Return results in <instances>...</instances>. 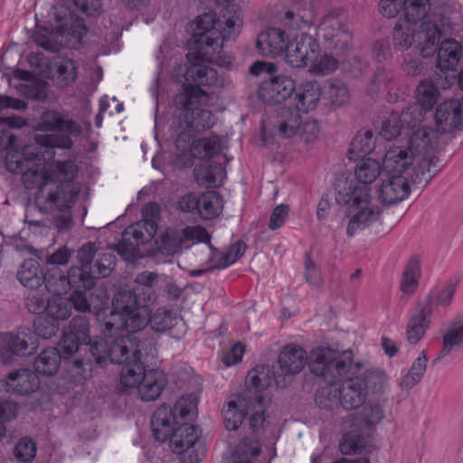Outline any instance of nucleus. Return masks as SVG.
Masks as SVG:
<instances>
[{"mask_svg": "<svg viewBox=\"0 0 463 463\" xmlns=\"http://www.w3.org/2000/svg\"><path fill=\"white\" fill-rule=\"evenodd\" d=\"M194 399L182 397L173 409L161 406L154 412L151 420L152 430L156 440L164 442L170 439V447L179 455L182 463H199L205 455V449L199 438L197 426L180 420L185 419L195 410Z\"/></svg>", "mask_w": 463, "mask_h": 463, "instance_id": "f257e3e1", "label": "nucleus"}, {"mask_svg": "<svg viewBox=\"0 0 463 463\" xmlns=\"http://www.w3.org/2000/svg\"><path fill=\"white\" fill-rule=\"evenodd\" d=\"M352 351L337 354L329 348L314 350L308 357L311 373L323 378L327 383L344 381L338 394L340 406L346 411H354L364 402L367 392L364 381L354 377L359 364H353Z\"/></svg>", "mask_w": 463, "mask_h": 463, "instance_id": "f03ea898", "label": "nucleus"}, {"mask_svg": "<svg viewBox=\"0 0 463 463\" xmlns=\"http://www.w3.org/2000/svg\"><path fill=\"white\" fill-rule=\"evenodd\" d=\"M54 175L60 182L54 191L45 193L40 190L35 197V206L43 213H52V218L30 220L25 222L30 226L54 228L59 232L71 230L74 224L71 209L80 193V187L73 183L78 173V166L72 160L57 161L54 164Z\"/></svg>", "mask_w": 463, "mask_h": 463, "instance_id": "7ed1b4c3", "label": "nucleus"}, {"mask_svg": "<svg viewBox=\"0 0 463 463\" xmlns=\"http://www.w3.org/2000/svg\"><path fill=\"white\" fill-rule=\"evenodd\" d=\"M33 139L34 143L25 145L21 153L9 151L5 157V165L9 172L22 174L23 183L27 189L38 188L36 197L41 189L45 193L51 190L47 189L48 177L41 166L44 161L42 149H70L73 146V141L67 136L43 134H35Z\"/></svg>", "mask_w": 463, "mask_h": 463, "instance_id": "20e7f679", "label": "nucleus"}, {"mask_svg": "<svg viewBox=\"0 0 463 463\" xmlns=\"http://www.w3.org/2000/svg\"><path fill=\"white\" fill-rule=\"evenodd\" d=\"M268 365H259L250 371L246 379V385L252 388L255 393H235L229 397L226 405L222 408L223 423L227 430H236L248 415L251 407L256 404L261 407L263 402L260 392L270 386L272 382L279 387H284L287 383L279 374V372H273L272 376Z\"/></svg>", "mask_w": 463, "mask_h": 463, "instance_id": "39448f33", "label": "nucleus"}, {"mask_svg": "<svg viewBox=\"0 0 463 463\" xmlns=\"http://www.w3.org/2000/svg\"><path fill=\"white\" fill-rule=\"evenodd\" d=\"M449 31V19L444 15H434L423 21L416 33L409 22H403L394 27L393 46L397 50L404 51L415 43L422 57L427 58L435 53L436 44Z\"/></svg>", "mask_w": 463, "mask_h": 463, "instance_id": "423d86ee", "label": "nucleus"}, {"mask_svg": "<svg viewBox=\"0 0 463 463\" xmlns=\"http://www.w3.org/2000/svg\"><path fill=\"white\" fill-rule=\"evenodd\" d=\"M338 203L348 206L350 220L346 233L354 236L376 222L381 215V209L371 203L370 188L357 186L353 184H345L339 187L336 194Z\"/></svg>", "mask_w": 463, "mask_h": 463, "instance_id": "0eeeda50", "label": "nucleus"}, {"mask_svg": "<svg viewBox=\"0 0 463 463\" xmlns=\"http://www.w3.org/2000/svg\"><path fill=\"white\" fill-rule=\"evenodd\" d=\"M52 14L57 24L56 34L57 38H61L60 42L54 41L52 35L37 32L33 35L35 43L52 52H58L62 44L76 47L88 31L83 20L63 6L54 7Z\"/></svg>", "mask_w": 463, "mask_h": 463, "instance_id": "6e6552de", "label": "nucleus"}, {"mask_svg": "<svg viewBox=\"0 0 463 463\" xmlns=\"http://www.w3.org/2000/svg\"><path fill=\"white\" fill-rule=\"evenodd\" d=\"M109 331V333L104 331L103 324L101 326L103 338L93 341L89 347L95 362L103 366L109 360L117 364H123L133 360L136 335L125 334L124 330Z\"/></svg>", "mask_w": 463, "mask_h": 463, "instance_id": "1a4fd4ad", "label": "nucleus"}, {"mask_svg": "<svg viewBox=\"0 0 463 463\" xmlns=\"http://www.w3.org/2000/svg\"><path fill=\"white\" fill-rule=\"evenodd\" d=\"M221 22L214 15L205 13L199 15L191 25L193 37L188 42L186 58L190 60L210 59L222 47Z\"/></svg>", "mask_w": 463, "mask_h": 463, "instance_id": "9d476101", "label": "nucleus"}, {"mask_svg": "<svg viewBox=\"0 0 463 463\" xmlns=\"http://www.w3.org/2000/svg\"><path fill=\"white\" fill-rule=\"evenodd\" d=\"M277 66L272 62L255 61L250 65L249 71L255 76L265 75L261 81L258 95L267 104H279L288 98L296 90L294 80L286 75H275Z\"/></svg>", "mask_w": 463, "mask_h": 463, "instance_id": "9b49d317", "label": "nucleus"}, {"mask_svg": "<svg viewBox=\"0 0 463 463\" xmlns=\"http://www.w3.org/2000/svg\"><path fill=\"white\" fill-rule=\"evenodd\" d=\"M206 95L207 93L201 88L191 87L185 93L179 94L175 99L177 106L184 110L180 117V126L184 125L190 132L199 133L212 128L214 124L213 113L198 107L201 99Z\"/></svg>", "mask_w": 463, "mask_h": 463, "instance_id": "f8f14e48", "label": "nucleus"}, {"mask_svg": "<svg viewBox=\"0 0 463 463\" xmlns=\"http://www.w3.org/2000/svg\"><path fill=\"white\" fill-rule=\"evenodd\" d=\"M97 249L89 242L78 250V261L80 266H73L67 271L70 289L90 290L95 284L96 279L91 271L92 260L95 258Z\"/></svg>", "mask_w": 463, "mask_h": 463, "instance_id": "ddd939ff", "label": "nucleus"}, {"mask_svg": "<svg viewBox=\"0 0 463 463\" xmlns=\"http://www.w3.org/2000/svg\"><path fill=\"white\" fill-rule=\"evenodd\" d=\"M92 343L89 319L86 315H79L70 321L59 343V347L61 348L65 357H71L80 350L81 345L90 346Z\"/></svg>", "mask_w": 463, "mask_h": 463, "instance_id": "4468645a", "label": "nucleus"}, {"mask_svg": "<svg viewBox=\"0 0 463 463\" xmlns=\"http://www.w3.org/2000/svg\"><path fill=\"white\" fill-rule=\"evenodd\" d=\"M319 45L317 40L307 33L297 35L288 42L286 48V62L294 68H301L313 61L318 52Z\"/></svg>", "mask_w": 463, "mask_h": 463, "instance_id": "2eb2a0df", "label": "nucleus"}, {"mask_svg": "<svg viewBox=\"0 0 463 463\" xmlns=\"http://www.w3.org/2000/svg\"><path fill=\"white\" fill-rule=\"evenodd\" d=\"M38 347V339L29 331L5 333L0 336V357L7 363L11 355L31 354Z\"/></svg>", "mask_w": 463, "mask_h": 463, "instance_id": "dca6fc26", "label": "nucleus"}, {"mask_svg": "<svg viewBox=\"0 0 463 463\" xmlns=\"http://www.w3.org/2000/svg\"><path fill=\"white\" fill-rule=\"evenodd\" d=\"M389 402L388 397L370 398L361 405V410L355 414L348 415L344 420V424L352 422L355 420L360 428L366 430H372L380 424L385 418V407Z\"/></svg>", "mask_w": 463, "mask_h": 463, "instance_id": "f3484780", "label": "nucleus"}, {"mask_svg": "<svg viewBox=\"0 0 463 463\" xmlns=\"http://www.w3.org/2000/svg\"><path fill=\"white\" fill-rule=\"evenodd\" d=\"M148 317L149 313L146 307L134 309L126 316L109 315L104 322V331L109 333V330H124L125 334L137 335L148 324Z\"/></svg>", "mask_w": 463, "mask_h": 463, "instance_id": "a211bd4d", "label": "nucleus"}, {"mask_svg": "<svg viewBox=\"0 0 463 463\" xmlns=\"http://www.w3.org/2000/svg\"><path fill=\"white\" fill-rule=\"evenodd\" d=\"M149 240L137 222L129 225L122 232V240L116 246L118 254L128 262H134L143 257L139 246L147 243Z\"/></svg>", "mask_w": 463, "mask_h": 463, "instance_id": "6ab92c4d", "label": "nucleus"}, {"mask_svg": "<svg viewBox=\"0 0 463 463\" xmlns=\"http://www.w3.org/2000/svg\"><path fill=\"white\" fill-rule=\"evenodd\" d=\"M37 129L43 131H60L65 134L61 136L69 135L77 137L80 135L82 128L81 126L71 118H68L63 113L57 110L44 111L37 124Z\"/></svg>", "mask_w": 463, "mask_h": 463, "instance_id": "aec40b11", "label": "nucleus"}, {"mask_svg": "<svg viewBox=\"0 0 463 463\" xmlns=\"http://www.w3.org/2000/svg\"><path fill=\"white\" fill-rule=\"evenodd\" d=\"M432 313L430 301L419 304L415 308L406 326V340L410 345H416L424 336L430 327Z\"/></svg>", "mask_w": 463, "mask_h": 463, "instance_id": "412c9836", "label": "nucleus"}, {"mask_svg": "<svg viewBox=\"0 0 463 463\" xmlns=\"http://www.w3.org/2000/svg\"><path fill=\"white\" fill-rule=\"evenodd\" d=\"M191 63L184 73V80L186 85L184 87V93L191 87L201 88V85H213L217 82V72L214 69L203 64V62H211L213 60V55L210 59H198L190 60Z\"/></svg>", "mask_w": 463, "mask_h": 463, "instance_id": "4be33fe9", "label": "nucleus"}, {"mask_svg": "<svg viewBox=\"0 0 463 463\" xmlns=\"http://www.w3.org/2000/svg\"><path fill=\"white\" fill-rule=\"evenodd\" d=\"M379 200L386 205L398 203L408 197L411 188L407 177L402 175H389L379 188Z\"/></svg>", "mask_w": 463, "mask_h": 463, "instance_id": "5701e85b", "label": "nucleus"}, {"mask_svg": "<svg viewBox=\"0 0 463 463\" xmlns=\"http://www.w3.org/2000/svg\"><path fill=\"white\" fill-rule=\"evenodd\" d=\"M437 124L445 131L463 130V98L450 99L439 104L436 109Z\"/></svg>", "mask_w": 463, "mask_h": 463, "instance_id": "b1692460", "label": "nucleus"}, {"mask_svg": "<svg viewBox=\"0 0 463 463\" xmlns=\"http://www.w3.org/2000/svg\"><path fill=\"white\" fill-rule=\"evenodd\" d=\"M288 43V37L284 31L269 28L258 35L256 47L262 55L277 57L284 53Z\"/></svg>", "mask_w": 463, "mask_h": 463, "instance_id": "393cba45", "label": "nucleus"}, {"mask_svg": "<svg viewBox=\"0 0 463 463\" xmlns=\"http://www.w3.org/2000/svg\"><path fill=\"white\" fill-rule=\"evenodd\" d=\"M279 374L285 380L286 376L295 375L301 372L307 362L306 351L298 346L288 345L284 347L279 356Z\"/></svg>", "mask_w": 463, "mask_h": 463, "instance_id": "a878e982", "label": "nucleus"}, {"mask_svg": "<svg viewBox=\"0 0 463 463\" xmlns=\"http://www.w3.org/2000/svg\"><path fill=\"white\" fill-rule=\"evenodd\" d=\"M439 42L436 44L437 52V62L436 67L441 71H455L458 63L462 56V46L461 44L452 39H446L440 43L439 48H437Z\"/></svg>", "mask_w": 463, "mask_h": 463, "instance_id": "bb28decb", "label": "nucleus"}, {"mask_svg": "<svg viewBox=\"0 0 463 463\" xmlns=\"http://www.w3.org/2000/svg\"><path fill=\"white\" fill-rule=\"evenodd\" d=\"M167 383L163 371L151 369L143 375L138 386V394L142 401L150 402L156 400Z\"/></svg>", "mask_w": 463, "mask_h": 463, "instance_id": "cd10ccee", "label": "nucleus"}, {"mask_svg": "<svg viewBox=\"0 0 463 463\" xmlns=\"http://www.w3.org/2000/svg\"><path fill=\"white\" fill-rule=\"evenodd\" d=\"M414 156L407 148L391 147L383 160V170L388 175H402L413 162Z\"/></svg>", "mask_w": 463, "mask_h": 463, "instance_id": "c85d7f7f", "label": "nucleus"}, {"mask_svg": "<svg viewBox=\"0 0 463 463\" xmlns=\"http://www.w3.org/2000/svg\"><path fill=\"white\" fill-rule=\"evenodd\" d=\"M61 348L56 347L46 348L42 351L34 359L33 367L35 373L44 376H51L58 372L60 367L61 359H70L63 355Z\"/></svg>", "mask_w": 463, "mask_h": 463, "instance_id": "c756f323", "label": "nucleus"}, {"mask_svg": "<svg viewBox=\"0 0 463 463\" xmlns=\"http://www.w3.org/2000/svg\"><path fill=\"white\" fill-rule=\"evenodd\" d=\"M7 379L12 392L27 395L35 392L40 386L38 375L29 369H20L8 373Z\"/></svg>", "mask_w": 463, "mask_h": 463, "instance_id": "7c9ffc66", "label": "nucleus"}, {"mask_svg": "<svg viewBox=\"0 0 463 463\" xmlns=\"http://www.w3.org/2000/svg\"><path fill=\"white\" fill-rule=\"evenodd\" d=\"M317 35L325 41L332 40L334 36H340V42L346 44L352 41V34L345 24L338 19L335 14H326L317 29Z\"/></svg>", "mask_w": 463, "mask_h": 463, "instance_id": "2f4dec72", "label": "nucleus"}, {"mask_svg": "<svg viewBox=\"0 0 463 463\" xmlns=\"http://www.w3.org/2000/svg\"><path fill=\"white\" fill-rule=\"evenodd\" d=\"M320 95V85L317 81L303 82L297 89L294 108L303 113H307L317 107Z\"/></svg>", "mask_w": 463, "mask_h": 463, "instance_id": "473e14b6", "label": "nucleus"}, {"mask_svg": "<svg viewBox=\"0 0 463 463\" xmlns=\"http://www.w3.org/2000/svg\"><path fill=\"white\" fill-rule=\"evenodd\" d=\"M364 387L366 388L367 394H371V398H383L388 397L389 384L386 374L383 371L379 369L366 370L364 377Z\"/></svg>", "mask_w": 463, "mask_h": 463, "instance_id": "72a5a7b5", "label": "nucleus"}, {"mask_svg": "<svg viewBox=\"0 0 463 463\" xmlns=\"http://www.w3.org/2000/svg\"><path fill=\"white\" fill-rule=\"evenodd\" d=\"M300 112L292 107L285 106L279 109V134L280 137L288 138L297 136L302 122Z\"/></svg>", "mask_w": 463, "mask_h": 463, "instance_id": "f704fd0d", "label": "nucleus"}, {"mask_svg": "<svg viewBox=\"0 0 463 463\" xmlns=\"http://www.w3.org/2000/svg\"><path fill=\"white\" fill-rule=\"evenodd\" d=\"M17 279L24 287L35 289L43 283V272L37 260L28 259L21 265Z\"/></svg>", "mask_w": 463, "mask_h": 463, "instance_id": "c9c22d12", "label": "nucleus"}, {"mask_svg": "<svg viewBox=\"0 0 463 463\" xmlns=\"http://www.w3.org/2000/svg\"><path fill=\"white\" fill-rule=\"evenodd\" d=\"M375 146L373 133L371 130L359 132L352 140L347 156L350 160H357L370 154Z\"/></svg>", "mask_w": 463, "mask_h": 463, "instance_id": "e433bc0d", "label": "nucleus"}, {"mask_svg": "<svg viewBox=\"0 0 463 463\" xmlns=\"http://www.w3.org/2000/svg\"><path fill=\"white\" fill-rule=\"evenodd\" d=\"M221 138L218 136L199 138L192 143L191 153L200 159H210L222 152Z\"/></svg>", "mask_w": 463, "mask_h": 463, "instance_id": "4c0bfd02", "label": "nucleus"}, {"mask_svg": "<svg viewBox=\"0 0 463 463\" xmlns=\"http://www.w3.org/2000/svg\"><path fill=\"white\" fill-rule=\"evenodd\" d=\"M144 307L145 306L139 303L136 292L131 290H120L115 295L112 300V311L109 315H118V317L126 316L127 313Z\"/></svg>", "mask_w": 463, "mask_h": 463, "instance_id": "58836bf2", "label": "nucleus"}, {"mask_svg": "<svg viewBox=\"0 0 463 463\" xmlns=\"http://www.w3.org/2000/svg\"><path fill=\"white\" fill-rule=\"evenodd\" d=\"M463 342V321L453 320L450 327L444 334L442 338L443 347L438 356L433 360L436 363L450 354L453 347L459 345Z\"/></svg>", "mask_w": 463, "mask_h": 463, "instance_id": "ea45409f", "label": "nucleus"}, {"mask_svg": "<svg viewBox=\"0 0 463 463\" xmlns=\"http://www.w3.org/2000/svg\"><path fill=\"white\" fill-rule=\"evenodd\" d=\"M194 175L199 183L216 186L222 183L225 173L221 164L206 163L194 169Z\"/></svg>", "mask_w": 463, "mask_h": 463, "instance_id": "a19ab883", "label": "nucleus"}, {"mask_svg": "<svg viewBox=\"0 0 463 463\" xmlns=\"http://www.w3.org/2000/svg\"><path fill=\"white\" fill-rule=\"evenodd\" d=\"M404 14L406 22L416 24L422 20L426 21L434 15H441L440 14H432L428 15L430 9V0H403Z\"/></svg>", "mask_w": 463, "mask_h": 463, "instance_id": "79ce46f5", "label": "nucleus"}, {"mask_svg": "<svg viewBox=\"0 0 463 463\" xmlns=\"http://www.w3.org/2000/svg\"><path fill=\"white\" fill-rule=\"evenodd\" d=\"M315 13L308 3H305L303 7L297 6L294 10H288L284 15V24L297 29L303 26H308L313 23Z\"/></svg>", "mask_w": 463, "mask_h": 463, "instance_id": "37998d69", "label": "nucleus"}, {"mask_svg": "<svg viewBox=\"0 0 463 463\" xmlns=\"http://www.w3.org/2000/svg\"><path fill=\"white\" fill-rule=\"evenodd\" d=\"M222 207V198L217 192L208 191L199 196L198 213L203 219L212 220L218 216Z\"/></svg>", "mask_w": 463, "mask_h": 463, "instance_id": "c03bdc74", "label": "nucleus"}, {"mask_svg": "<svg viewBox=\"0 0 463 463\" xmlns=\"http://www.w3.org/2000/svg\"><path fill=\"white\" fill-rule=\"evenodd\" d=\"M123 364L124 366L120 372L121 383L126 387L138 388L143 375L147 371L145 368L144 362L131 360Z\"/></svg>", "mask_w": 463, "mask_h": 463, "instance_id": "a18cd8bd", "label": "nucleus"}, {"mask_svg": "<svg viewBox=\"0 0 463 463\" xmlns=\"http://www.w3.org/2000/svg\"><path fill=\"white\" fill-rule=\"evenodd\" d=\"M45 288L52 294L61 296L70 290L68 275H65L60 269L52 268L43 274Z\"/></svg>", "mask_w": 463, "mask_h": 463, "instance_id": "49530a36", "label": "nucleus"}, {"mask_svg": "<svg viewBox=\"0 0 463 463\" xmlns=\"http://www.w3.org/2000/svg\"><path fill=\"white\" fill-rule=\"evenodd\" d=\"M365 449L366 439L358 430L345 432L339 442V450L344 455L360 454Z\"/></svg>", "mask_w": 463, "mask_h": 463, "instance_id": "de8ad7c7", "label": "nucleus"}, {"mask_svg": "<svg viewBox=\"0 0 463 463\" xmlns=\"http://www.w3.org/2000/svg\"><path fill=\"white\" fill-rule=\"evenodd\" d=\"M53 79L60 88L71 84L77 78L75 62L71 59H61L53 64Z\"/></svg>", "mask_w": 463, "mask_h": 463, "instance_id": "09e8293b", "label": "nucleus"}, {"mask_svg": "<svg viewBox=\"0 0 463 463\" xmlns=\"http://www.w3.org/2000/svg\"><path fill=\"white\" fill-rule=\"evenodd\" d=\"M246 249V243L242 241H238L231 245L228 250L223 254L215 250L213 257L218 258V260L213 264L212 269H222L229 267L244 255Z\"/></svg>", "mask_w": 463, "mask_h": 463, "instance_id": "8fccbe9b", "label": "nucleus"}, {"mask_svg": "<svg viewBox=\"0 0 463 463\" xmlns=\"http://www.w3.org/2000/svg\"><path fill=\"white\" fill-rule=\"evenodd\" d=\"M428 358L424 351L416 358L407 374L401 380L402 388L410 390L415 386L423 377L427 368Z\"/></svg>", "mask_w": 463, "mask_h": 463, "instance_id": "3c124183", "label": "nucleus"}, {"mask_svg": "<svg viewBox=\"0 0 463 463\" xmlns=\"http://www.w3.org/2000/svg\"><path fill=\"white\" fill-rule=\"evenodd\" d=\"M420 265L417 257H412L408 261L401 281V290L406 294L413 293L418 288Z\"/></svg>", "mask_w": 463, "mask_h": 463, "instance_id": "603ef678", "label": "nucleus"}, {"mask_svg": "<svg viewBox=\"0 0 463 463\" xmlns=\"http://www.w3.org/2000/svg\"><path fill=\"white\" fill-rule=\"evenodd\" d=\"M325 98L332 106L341 107L349 99V90L345 83L333 80L324 87Z\"/></svg>", "mask_w": 463, "mask_h": 463, "instance_id": "864d4df0", "label": "nucleus"}, {"mask_svg": "<svg viewBox=\"0 0 463 463\" xmlns=\"http://www.w3.org/2000/svg\"><path fill=\"white\" fill-rule=\"evenodd\" d=\"M185 243L186 241L183 230L170 231L161 237L158 249L163 254L174 255L178 253L184 246L188 248V245H185Z\"/></svg>", "mask_w": 463, "mask_h": 463, "instance_id": "5fc2aeb1", "label": "nucleus"}, {"mask_svg": "<svg viewBox=\"0 0 463 463\" xmlns=\"http://www.w3.org/2000/svg\"><path fill=\"white\" fill-rule=\"evenodd\" d=\"M430 148V137L428 128H420L411 133L407 149L414 157L427 155Z\"/></svg>", "mask_w": 463, "mask_h": 463, "instance_id": "6e6d98bb", "label": "nucleus"}, {"mask_svg": "<svg viewBox=\"0 0 463 463\" xmlns=\"http://www.w3.org/2000/svg\"><path fill=\"white\" fill-rule=\"evenodd\" d=\"M333 384L334 383H328V385L317 390L315 402L320 409L332 411L340 406L338 388L334 387Z\"/></svg>", "mask_w": 463, "mask_h": 463, "instance_id": "4d7b16f0", "label": "nucleus"}, {"mask_svg": "<svg viewBox=\"0 0 463 463\" xmlns=\"http://www.w3.org/2000/svg\"><path fill=\"white\" fill-rule=\"evenodd\" d=\"M439 91L432 81L422 80L417 87V102L416 104L426 110L430 111L433 109L438 100Z\"/></svg>", "mask_w": 463, "mask_h": 463, "instance_id": "13d9d810", "label": "nucleus"}, {"mask_svg": "<svg viewBox=\"0 0 463 463\" xmlns=\"http://www.w3.org/2000/svg\"><path fill=\"white\" fill-rule=\"evenodd\" d=\"M380 172L381 165L377 160L365 158L356 165L355 176L360 183L367 184L373 183L379 176Z\"/></svg>", "mask_w": 463, "mask_h": 463, "instance_id": "bf43d9fd", "label": "nucleus"}, {"mask_svg": "<svg viewBox=\"0 0 463 463\" xmlns=\"http://www.w3.org/2000/svg\"><path fill=\"white\" fill-rule=\"evenodd\" d=\"M148 319L151 328L156 332L170 330L178 323L177 317L172 311L165 308H158Z\"/></svg>", "mask_w": 463, "mask_h": 463, "instance_id": "052dcab7", "label": "nucleus"}, {"mask_svg": "<svg viewBox=\"0 0 463 463\" xmlns=\"http://www.w3.org/2000/svg\"><path fill=\"white\" fill-rule=\"evenodd\" d=\"M135 346L133 351H135V354H133V360L137 362H146L148 361V358L155 357L157 354V350L156 347L155 339L152 337H144L140 338L138 335H136Z\"/></svg>", "mask_w": 463, "mask_h": 463, "instance_id": "680f3d73", "label": "nucleus"}, {"mask_svg": "<svg viewBox=\"0 0 463 463\" xmlns=\"http://www.w3.org/2000/svg\"><path fill=\"white\" fill-rule=\"evenodd\" d=\"M426 110H424L420 105L412 103L407 106L400 116V124L402 128H414L420 126L424 114Z\"/></svg>", "mask_w": 463, "mask_h": 463, "instance_id": "e2e57ef3", "label": "nucleus"}, {"mask_svg": "<svg viewBox=\"0 0 463 463\" xmlns=\"http://www.w3.org/2000/svg\"><path fill=\"white\" fill-rule=\"evenodd\" d=\"M115 267V256L111 252H103L99 254L98 258L91 263V271L94 278L108 277Z\"/></svg>", "mask_w": 463, "mask_h": 463, "instance_id": "0e129e2a", "label": "nucleus"}, {"mask_svg": "<svg viewBox=\"0 0 463 463\" xmlns=\"http://www.w3.org/2000/svg\"><path fill=\"white\" fill-rule=\"evenodd\" d=\"M34 335L43 339H50L56 335L59 324L44 314L36 317L33 320Z\"/></svg>", "mask_w": 463, "mask_h": 463, "instance_id": "69168bd1", "label": "nucleus"}, {"mask_svg": "<svg viewBox=\"0 0 463 463\" xmlns=\"http://www.w3.org/2000/svg\"><path fill=\"white\" fill-rule=\"evenodd\" d=\"M36 451V442L32 438L23 437L17 441L14 455L19 461L28 463L35 458Z\"/></svg>", "mask_w": 463, "mask_h": 463, "instance_id": "338daca9", "label": "nucleus"}, {"mask_svg": "<svg viewBox=\"0 0 463 463\" xmlns=\"http://www.w3.org/2000/svg\"><path fill=\"white\" fill-rule=\"evenodd\" d=\"M44 315L59 324L60 320H65L71 316V306L63 299L48 300Z\"/></svg>", "mask_w": 463, "mask_h": 463, "instance_id": "774afa93", "label": "nucleus"}]
</instances>
